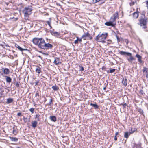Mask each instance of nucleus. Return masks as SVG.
Masks as SVG:
<instances>
[{"label": "nucleus", "mask_w": 148, "mask_h": 148, "mask_svg": "<svg viewBox=\"0 0 148 148\" xmlns=\"http://www.w3.org/2000/svg\"><path fill=\"white\" fill-rule=\"evenodd\" d=\"M47 101V99H46L45 98V100H44V102H45V101Z\"/></svg>", "instance_id": "nucleus-50"}, {"label": "nucleus", "mask_w": 148, "mask_h": 148, "mask_svg": "<svg viewBox=\"0 0 148 148\" xmlns=\"http://www.w3.org/2000/svg\"><path fill=\"white\" fill-rule=\"evenodd\" d=\"M106 89V87H104L103 88V89L104 90H105Z\"/></svg>", "instance_id": "nucleus-51"}, {"label": "nucleus", "mask_w": 148, "mask_h": 148, "mask_svg": "<svg viewBox=\"0 0 148 148\" xmlns=\"http://www.w3.org/2000/svg\"><path fill=\"white\" fill-rule=\"evenodd\" d=\"M130 57V58H127V60L128 61L131 63L132 62L133 60H135V59L133 58V56H132V55H129Z\"/></svg>", "instance_id": "nucleus-13"}, {"label": "nucleus", "mask_w": 148, "mask_h": 148, "mask_svg": "<svg viewBox=\"0 0 148 148\" xmlns=\"http://www.w3.org/2000/svg\"><path fill=\"white\" fill-rule=\"evenodd\" d=\"M146 6L147 8H148V5H147Z\"/></svg>", "instance_id": "nucleus-53"}, {"label": "nucleus", "mask_w": 148, "mask_h": 148, "mask_svg": "<svg viewBox=\"0 0 148 148\" xmlns=\"http://www.w3.org/2000/svg\"><path fill=\"white\" fill-rule=\"evenodd\" d=\"M21 116V112L18 113L17 114V116Z\"/></svg>", "instance_id": "nucleus-41"}, {"label": "nucleus", "mask_w": 148, "mask_h": 148, "mask_svg": "<svg viewBox=\"0 0 148 148\" xmlns=\"http://www.w3.org/2000/svg\"><path fill=\"white\" fill-rule=\"evenodd\" d=\"M87 37H89L90 40H91L92 38V37L90 36L89 33L87 32L84 34L82 36L81 38H83L84 40H85Z\"/></svg>", "instance_id": "nucleus-6"}, {"label": "nucleus", "mask_w": 148, "mask_h": 148, "mask_svg": "<svg viewBox=\"0 0 148 148\" xmlns=\"http://www.w3.org/2000/svg\"><path fill=\"white\" fill-rule=\"evenodd\" d=\"M19 82H17L16 84L15 85L17 87H19Z\"/></svg>", "instance_id": "nucleus-34"}, {"label": "nucleus", "mask_w": 148, "mask_h": 148, "mask_svg": "<svg viewBox=\"0 0 148 148\" xmlns=\"http://www.w3.org/2000/svg\"><path fill=\"white\" fill-rule=\"evenodd\" d=\"M5 77H6V80L7 82L10 83L11 82L12 79L10 77L7 76H5Z\"/></svg>", "instance_id": "nucleus-19"}, {"label": "nucleus", "mask_w": 148, "mask_h": 148, "mask_svg": "<svg viewBox=\"0 0 148 148\" xmlns=\"http://www.w3.org/2000/svg\"><path fill=\"white\" fill-rule=\"evenodd\" d=\"M59 33L58 32H52V34L55 36H57L59 35Z\"/></svg>", "instance_id": "nucleus-26"}, {"label": "nucleus", "mask_w": 148, "mask_h": 148, "mask_svg": "<svg viewBox=\"0 0 148 148\" xmlns=\"http://www.w3.org/2000/svg\"><path fill=\"white\" fill-rule=\"evenodd\" d=\"M147 68L146 67H144L143 69V73L144 74L145 72L147 73Z\"/></svg>", "instance_id": "nucleus-29"}, {"label": "nucleus", "mask_w": 148, "mask_h": 148, "mask_svg": "<svg viewBox=\"0 0 148 148\" xmlns=\"http://www.w3.org/2000/svg\"><path fill=\"white\" fill-rule=\"evenodd\" d=\"M39 100L38 98H37L36 99V101H38Z\"/></svg>", "instance_id": "nucleus-48"}, {"label": "nucleus", "mask_w": 148, "mask_h": 148, "mask_svg": "<svg viewBox=\"0 0 148 148\" xmlns=\"http://www.w3.org/2000/svg\"><path fill=\"white\" fill-rule=\"evenodd\" d=\"M138 25L142 27L143 29L147 28V24L148 21V18L146 17L144 14H141L139 20Z\"/></svg>", "instance_id": "nucleus-2"}, {"label": "nucleus", "mask_w": 148, "mask_h": 148, "mask_svg": "<svg viewBox=\"0 0 148 148\" xmlns=\"http://www.w3.org/2000/svg\"><path fill=\"white\" fill-rule=\"evenodd\" d=\"M79 70L80 71H83L84 70V68L83 67L79 66Z\"/></svg>", "instance_id": "nucleus-39"}, {"label": "nucleus", "mask_w": 148, "mask_h": 148, "mask_svg": "<svg viewBox=\"0 0 148 148\" xmlns=\"http://www.w3.org/2000/svg\"><path fill=\"white\" fill-rule=\"evenodd\" d=\"M32 126L34 128H35L37 126L38 122L36 121H34L32 123Z\"/></svg>", "instance_id": "nucleus-12"}, {"label": "nucleus", "mask_w": 148, "mask_h": 148, "mask_svg": "<svg viewBox=\"0 0 148 148\" xmlns=\"http://www.w3.org/2000/svg\"><path fill=\"white\" fill-rule=\"evenodd\" d=\"M118 134V132H117L116 133V134H115V136H116Z\"/></svg>", "instance_id": "nucleus-45"}, {"label": "nucleus", "mask_w": 148, "mask_h": 148, "mask_svg": "<svg viewBox=\"0 0 148 148\" xmlns=\"http://www.w3.org/2000/svg\"><path fill=\"white\" fill-rule=\"evenodd\" d=\"M15 131L14 130H13V133L14 134V132H15Z\"/></svg>", "instance_id": "nucleus-52"}, {"label": "nucleus", "mask_w": 148, "mask_h": 148, "mask_svg": "<svg viewBox=\"0 0 148 148\" xmlns=\"http://www.w3.org/2000/svg\"><path fill=\"white\" fill-rule=\"evenodd\" d=\"M136 57L138 58V61L139 62H140V63H142V60H141V56L138 54H137L136 55Z\"/></svg>", "instance_id": "nucleus-15"}, {"label": "nucleus", "mask_w": 148, "mask_h": 148, "mask_svg": "<svg viewBox=\"0 0 148 148\" xmlns=\"http://www.w3.org/2000/svg\"><path fill=\"white\" fill-rule=\"evenodd\" d=\"M99 1V0H92V3H95L97 2H98Z\"/></svg>", "instance_id": "nucleus-35"}, {"label": "nucleus", "mask_w": 148, "mask_h": 148, "mask_svg": "<svg viewBox=\"0 0 148 148\" xmlns=\"http://www.w3.org/2000/svg\"><path fill=\"white\" fill-rule=\"evenodd\" d=\"M52 88L54 90L56 91L58 90L59 88L56 85L54 86H53L52 87Z\"/></svg>", "instance_id": "nucleus-25"}, {"label": "nucleus", "mask_w": 148, "mask_h": 148, "mask_svg": "<svg viewBox=\"0 0 148 148\" xmlns=\"http://www.w3.org/2000/svg\"><path fill=\"white\" fill-rule=\"evenodd\" d=\"M34 44L40 48L43 49H51L53 45L49 43H46L44 40L42 38H34L32 40Z\"/></svg>", "instance_id": "nucleus-1"}, {"label": "nucleus", "mask_w": 148, "mask_h": 148, "mask_svg": "<svg viewBox=\"0 0 148 148\" xmlns=\"http://www.w3.org/2000/svg\"><path fill=\"white\" fill-rule=\"evenodd\" d=\"M119 53L122 55H132V53L128 52H126L125 51H120L119 52Z\"/></svg>", "instance_id": "nucleus-10"}, {"label": "nucleus", "mask_w": 148, "mask_h": 148, "mask_svg": "<svg viewBox=\"0 0 148 148\" xmlns=\"http://www.w3.org/2000/svg\"><path fill=\"white\" fill-rule=\"evenodd\" d=\"M130 134H131L130 133V132L129 133L127 132H125L124 135V137L126 138H128Z\"/></svg>", "instance_id": "nucleus-21"}, {"label": "nucleus", "mask_w": 148, "mask_h": 148, "mask_svg": "<svg viewBox=\"0 0 148 148\" xmlns=\"http://www.w3.org/2000/svg\"><path fill=\"white\" fill-rule=\"evenodd\" d=\"M53 63L56 65H58L60 63V59L58 58H56L53 62Z\"/></svg>", "instance_id": "nucleus-11"}, {"label": "nucleus", "mask_w": 148, "mask_h": 148, "mask_svg": "<svg viewBox=\"0 0 148 148\" xmlns=\"http://www.w3.org/2000/svg\"><path fill=\"white\" fill-rule=\"evenodd\" d=\"M52 102V100L51 99H50V101L49 103H48L47 105H51Z\"/></svg>", "instance_id": "nucleus-33"}, {"label": "nucleus", "mask_w": 148, "mask_h": 148, "mask_svg": "<svg viewBox=\"0 0 148 148\" xmlns=\"http://www.w3.org/2000/svg\"><path fill=\"white\" fill-rule=\"evenodd\" d=\"M15 47L16 48H18V50L22 51L25 50V49L21 48L17 44L15 45Z\"/></svg>", "instance_id": "nucleus-18"}, {"label": "nucleus", "mask_w": 148, "mask_h": 148, "mask_svg": "<svg viewBox=\"0 0 148 148\" xmlns=\"http://www.w3.org/2000/svg\"><path fill=\"white\" fill-rule=\"evenodd\" d=\"M122 83L124 86H126L127 85V79H125L123 80L122 81Z\"/></svg>", "instance_id": "nucleus-22"}, {"label": "nucleus", "mask_w": 148, "mask_h": 148, "mask_svg": "<svg viewBox=\"0 0 148 148\" xmlns=\"http://www.w3.org/2000/svg\"><path fill=\"white\" fill-rule=\"evenodd\" d=\"M38 57L40 58H41V56H38Z\"/></svg>", "instance_id": "nucleus-54"}, {"label": "nucleus", "mask_w": 148, "mask_h": 148, "mask_svg": "<svg viewBox=\"0 0 148 148\" xmlns=\"http://www.w3.org/2000/svg\"><path fill=\"white\" fill-rule=\"evenodd\" d=\"M105 24L108 26H111L112 27H114L116 25L115 23H112L110 21L109 22H107L105 23Z\"/></svg>", "instance_id": "nucleus-7"}, {"label": "nucleus", "mask_w": 148, "mask_h": 148, "mask_svg": "<svg viewBox=\"0 0 148 148\" xmlns=\"http://www.w3.org/2000/svg\"><path fill=\"white\" fill-rule=\"evenodd\" d=\"M3 73L5 75H8L10 73V70L8 68H5V69L3 68Z\"/></svg>", "instance_id": "nucleus-9"}, {"label": "nucleus", "mask_w": 148, "mask_h": 148, "mask_svg": "<svg viewBox=\"0 0 148 148\" xmlns=\"http://www.w3.org/2000/svg\"><path fill=\"white\" fill-rule=\"evenodd\" d=\"M147 98L148 99V96H147Z\"/></svg>", "instance_id": "nucleus-56"}, {"label": "nucleus", "mask_w": 148, "mask_h": 148, "mask_svg": "<svg viewBox=\"0 0 148 148\" xmlns=\"http://www.w3.org/2000/svg\"><path fill=\"white\" fill-rule=\"evenodd\" d=\"M135 4V2L134 1H132V2L130 3V6H132Z\"/></svg>", "instance_id": "nucleus-36"}, {"label": "nucleus", "mask_w": 148, "mask_h": 148, "mask_svg": "<svg viewBox=\"0 0 148 148\" xmlns=\"http://www.w3.org/2000/svg\"><path fill=\"white\" fill-rule=\"evenodd\" d=\"M107 36V33H103L101 34H98L96 36L95 39L98 42L104 43L105 42V40Z\"/></svg>", "instance_id": "nucleus-3"}, {"label": "nucleus", "mask_w": 148, "mask_h": 148, "mask_svg": "<svg viewBox=\"0 0 148 148\" xmlns=\"http://www.w3.org/2000/svg\"><path fill=\"white\" fill-rule=\"evenodd\" d=\"M110 73H112L114 72L115 70V69H112L111 68L110 69Z\"/></svg>", "instance_id": "nucleus-30"}, {"label": "nucleus", "mask_w": 148, "mask_h": 148, "mask_svg": "<svg viewBox=\"0 0 148 148\" xmlns=\"http://www.w3.org/2000/svg\"><path fill=\"white\" fill-rule=\"evenodd\" d=\"M117 18H118V14L117 12L114 14L113 16L111 17L110 21L112 23H115L116 24L115 21Z\"/></svg>", "instance_id": "nucleus-5"}, {"label": "nucleus", "mask_w": 148, "mask_h": 148, "mask_svg": "<svg viewBox=\"0 0 148 148\" xmlns=\"http://www.w3.org/2000/svg\"><path fill=\"white\" fill-rule=\"evenodd\" d=\"M35 103H34V106H35V105H36L35 104Z\"/></svg>", "instance_id": "nucleus-55"}, {"label": "nucleus", "mask_w": 148, "mask_h": 148, "mask_svg": "<svg viewBox=\"0 0 148 148\" xmlns=\"http://www.w3.org/2000/svg\"><path fill=\"white\" fill-rule=\"evenodd\" d=\"M146 5H148V1H146Z\"/></svg>", "instance_id": "nucleus-49"}, {"label": "nucleus", "mask_w": 148, "mask_h": 148, "mask_svg": "<svg viewBox=\"0 0 148 148\" xmlns=\"http://www.w3.org/2000/svg\"><path fill=\"white\" fill-rule=\"evenodd\" d=\"M38 83V82L37 81L35 82V84L36 85H37Z\"/></svg>", "instance_id": "nucleus-47"}, {"label": "nucleus", "mask_w": 148, "mask_h": 148, "mask_svg": "<svg viewBox=\"0 0 148 148\" xmlns=\"http://www.w3.org/2000/svg\"><path fill=\"white\" fill-rule=\"evenodd\" d=\"M13 101V99L12 98H9L7 99L6 103L9 104Z\"/></svg>", "instance_id": "nucleus-14"}, {"label": "nucleus", "mask_w": 148, "mask_h": 148, "mask_svg": "<svg viewBox=\"0 0 148 148\" xmlns=\"http://www.w3.org/2000/svg\"><path fill=\"white\" fill-rule=\"evenodd\" d=\"M34 109L33 108H31L29 109V111H30L32 114L34 113Z\"/></svg>", "instance_id": "nucleus-32"}, {"label": "nucleus", "mask_w": 148, "mask_h": 148, "mask_svg": "<svg viewBox=\"0 0 148 148\" xmlns=\"http://www.w3.org/2000/svg\"><path fill=\"white\" fill-rule=\"evenodd\" d=\"M90 106H92L93 107H94L95 109H97L98 108H99L98 106L96 104H93L92 103H91L90 104Z\"/></svg>", "instance_id": "nucleus-24"}, {"label": "nucleus", "mask_w": 148, "mask_h": 148, "mask_svg": "<svg viewBox=\"0 0 148 148\" xmlns=\"http://www.w3.org/2000/svg\"><path fill=\"white\" fill-rule=\"evenodd\" d=\"M78 38L77 37V39L75 40L74 43L75 44H77L78 43Z\"/></svg>", "instance_id": "nucleus-37"}, {"label": "nucleus", "mask_w": 148, "mask_h": 148, "mask_svg": "<svg viewBox=\"0 0 148 148\" xmlns=\"http://www.w3.org/2000/svg\"><path fill=\"white\" fill-rule=\"evenodd\" d=\"M78 41H79V42H81L82 41L81 39H78Z\"/></svg>", "instance_id": "nucleus-46"}, {"label": "nucleus", "mask_w": 148, "mask_h": 148, "mask_svg": "<svg viewBox=\"0 0 148 148\" xmlns=\"http://www.w3.org/2000/svg\"><path fill=\"white\" fill-rule=\"evenodd\" d=\"M50 119L52 121L55 122L56 121V118L55 116H51Z\"/></svg>", "instance_id": "nucleus-16"}, {"label": "nucleus", "mask_w": 148, "mask_h": 148, "mask_svg": "<svg viewBox=\"0 0 148 148\" xmlns=\"http://www.w3.org/2000/svg\"><path fill=\"white\" fill-rule=\"evenodd\" d=\"M123 40L125 42L127 45L128 44V42H129V41H128V40L127 39H125L124 40L123 39V40Z\"/></svg>", "instance_id": "nucleus-31"}, {"label": "nucleus", "mask_w": 148, "mask_h": 148, "mask_svg": "<svg viewBox=\"0 0 148 148\" xmlns=\"http://www.w3.org/2000/svg\"><path fill=\"white\" fill-rule=\"evenodd\" d=\"M46 23H47L48 25L50 27V28H52V27L51 25V19L50 18H49V21H46Z\"/></svg>", "instance_id": "nucleus-23"}, {"label": "nucleus", "mask_w": 148, "mask_h": 148, "mask_svg": "<svg viewBox=\"0 0 148 148\" xmlns=\"http://www.w3.org/2000/svg\"><path fill=\"white\" fill-rule=\"evenodd\" d=\"M122 105L124 107H126L127 104L126 103H125L123 104Z\"/></svg>", "instance_id": "nucleus-43"}, {"label": "nucleus", "mask_w": 148, "mask_h": 148, "mask_svg": "<svg viewBox=\"0 0 148 148\" xmlns=\"http://www.w3.org/2000/svg\"><path fill=\"white\" fill-rule=\"evenodd\" d=\"M39 115H38L37 114H36V118H37L38 119V120L39 121Z\"/></svg>", "instance_id": "nucleus-42"}, {"label": "nucleus", "mask_w": 148, "mask_h": 148, "mask_svg": "<svg viewBox=\"0 0 148 148\" xmlns=\"http://www.w3.org/2000/svg\"><path fill=\"white\" fill-rule=\"evenodd\" d=\"M18 148H19V147H18Z\"/></svg>", "instance_id": "nucleus-57"}, {"label": "nucleus", "mask_w": 148, "mask_h": 148, "mask_svg": "<svg viewBox=\"0 0 148 148\" xmlns=\"http://www.w3.org/2000/svg\"><path fill=\"white\" fill-rule=\"evenodd\" d=\"M116 37L118 42H119L120 41H122V40H123V38H120L117 35L116 36Z\"/></svg>", "instance_id": "nucleus-27"}, {"label": "nucleus", "mask_w": 148, "mask_h": 148, "mask_svg": "<svg viewBox=\"0 0 148 148\" xmlns=\"http://www.w3.org/2000/svg\"><path fill=\"white\" fill-rule=\"evenodd\" d=\"M10 138L12 141L16 142L18 140V139L16 138Z\"/></svg>", "instance_id": "nucleus-28"}, {"label": "nucleus", "mask_w": 148, "mask_h": 148, "mask_svg": "<svg viewBox=\"0 0 148 148\" xmlns=\"http://www.w3.org/2000/svg\"><path fill=\"white\" fill-rule=\"evenodd\" d=\"M35 71L36 73L39 74L41 72V68L37 66Z\"/></svg>", "instance_id": "nucleus-17"}, {"label": "nucleus", "mask_w": 148, "mask_h": 148, "mask_svg": "<svg viewBox=\"0 0 148 148\" xmlns=\"http://www.w3.org/2000/svg\"><path fill=\"white\" fill-rule=\"evenodd\" d=\"M35 97H39V93L38 92L36 93L35 95Z\"/></svg>", "instance_id": "nucleus-38"}, {"label": "nucleus", "mask_w": 148, "mask_h": 148, "mask_svg": "<svg viewBox=\"0 0 148 148\" xmlns=\"http://www.w3.org/2000/svg\"><path fill=\"white\" fill-rule=\"evenodd\" d=\"M32 10V7L30 6L25 7L23 10L22 12L24 14L25 19H28V16L31 14Z\"/></svg>", "instance_id": "nucleus-4"}, {"label": "nucleus", "mask_w": 148, "mask_h": 148, "mask_svg": "<svg viewBox=\"0 0 148 148\" xmlns=\"http://www.w3.org/2000/svg\"><path fill=\"white\" fill-rule=\"evenodd\" d=\"M137 131V129L135 128H131V130L130 131V133L132 134L134 132H136Z\"/></svg>", "instance_id": "nucleus-20"}, {"label": "nucleus", "mask_w": 148, "mask_h": 148, "mask_svg": "<svg viewBox=\"0 0 148 148\" xmlns=\"http://www.w3.org/2000/svg\"><path fill=\"white\" fill-rule=\"evenodd\" d=\"M138 8H137L136 12H134L133 14V17L135 19L137 18L139 16V12L138 11Z\"/></svg>", "instance_id": "nucleus-8"}, {"label": "nucleus", "mask_w": 148, "mask_h": 148, "mask_svg": "<svg viewBox=\"0 0 148 148\" xmlns=\"http://www.w3.org/2000/svg\"><path fill=\"white\" fill-rule=\"evenodd\" d=\"M114 139L115 140H117V138H116V136H115Z\"/></svg>", "instance_id": "nucleus-44"}, {"label": "nucleus", "mask_w": 148, "mask_h": 148, "mask_svg": "<svg viewBox=\"0 0 148 148\" xmlns=\"http://www.w3.org/2000/svg\"><path fill=\"white\" fill-rule=\"evenodd\" d=\"M23 119L24 121L25 122H27V118H25V117H23Z\"/></svg>", "instance_id": "nucleus-40"}]
</instances>
